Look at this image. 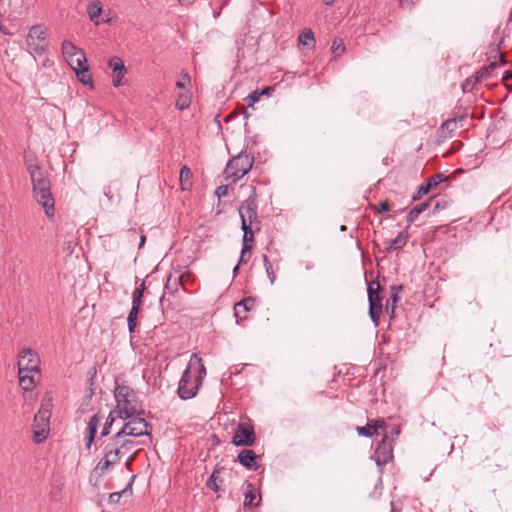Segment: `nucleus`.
I'll return each mask as SVG.
<instances>
[{
	"label": "nucleus",
	"mask_w": 512,
	"mask_h": 512,
	"mask_svg": "<svg viewBox=\"0 0 512 512\" xmlns=\"http://www.w3.org/2000/svg\"><path fill=\"white\" fill-rule=\"evenodd\" d=\"M82 50L80 48H77L73 43L70 41H64L62 43V54L66 59L76 55L77 53L81 52Z\"/></svg>",
	"instance_id": "obj_31"
},
{
	"label": "nucleus",
	"mask_w": 512,
	"mask_h": 512,
	"mask_svg": "<svg viewBox=\"0 0 512 512\" xmlns=\"http://www.w3.org/2000/svg\"><path fill=\"white\" fill-rule=\"evenodd\" d=\"M430 201L431 200H428V201H425V202H422L416 206H414L410 211L409 213L407 214V222H408V225L406 227V229L409 227V225L411 223H413L417 217L422 213L424 212L426 209H428V207L430 206Z\"/></svg>",
	"instance_id": "obj_23"
},
{
	"label": "nucleus",
	"mask_w": 512,
	"mask_h": 512,
	"mask_svg": "<svg viewBox=\"0 0 512 512\" xmlns=\"http://www.w3.org/2000/svg\"><path fill=\"white\" fill-rule=\"evenodd\" d=\"M403 286L402 285H392L390 287L391 293L398 294L402 291Z\"/></svg>",
	"instance_id": "obj_56"
},
{
	"label": "nucleus",
	"mask_w": 512,
	"mask_h": 512,
	"mask_svg": "<svg viewBox=\"0 0 512 512\" xmlns=\"http://www.w3.org/2000/svg\"><path fill=\"white\" fill-rule=\"evenodd\" d=\"M52 398H44L41 407L34 417V434L33 441L35 443L43 442L49 434V424L52 409Z\"/></svg>",
	"instance_id": "obj_5"
},
{
	"label": "nucleus",
	"mask_w": 512,
	"mask_h": 512,
	"mask_svg": "<svg viewBox=\"0 0 512 512\" xmlns=\"http://www.w3.org/2000/svg\"><path fill=\"white\" fill-rule=\"evenodd\" d=\"M384 424H385L384 420H380V419L372 420L370 426L372 427L373 433L376 432L378 428H382Z\"/></svg>",
	"instance_id": "obj_53"
},
{
	"label": "nucleus",
	"mask_w": 512,
	"mask_h": 512,
	"mask_svg": "<svg viewBox=\"0 0 512 512\" xmlns=\"http://www.w3.org/2000/svg\"><path fill=\"white\" fill-rule=\"evenodd\" d=\"M346 51V47L344 45V42L341 38H335L332 46H331V52L335 58L342 56Z\"/></svg>",
	"instance_id": "obj_35"
},
{
	"label": "nucleus",
	"mask_w": 512,
	"mask_h": 512,
	"mask_svg": "<svg viewBox=\"0 0 512 512\" xmlns=\"http://www.w3.org/2000/svg\"><path fill=\"white\" fill-rule=\"evenodd\" d=\"M140 311V308L131 307V310L128 314L127 323H128V331L133 333L137 327V316Z\"/></svg>",
	"instance_id": "obj_34"
},
{
	"label": "nucleus",
	"mask_w": 512,
	"mask_h": 512,
	"mask_svg": "<svg viewBox=\"0 0 512 512\" xmlns=\"http://www.w3.org/2000/svg\"><path fill=\"white\" fill-rule=\"evenodd\" d=\"M109 67L112 69V83L115 87H119L126 73L125 64L119 57L114 56L109 60Z\"/></svg>",
	"instance_id": "obj_14"
},
{
	"label": "nucleus",
	"mask_w": 512,
	"mask_h": 512,
	"mask_svg": "<svg viewBox=\"0 0 512 512\" xmlns=\"http://www.w3.org/2000/svg\"><path fill=\"white\" fill-rule=\"evenodd\" d=\"M192 177L193 175L190 168L184 165L179 175L180 186L183 191L189 190L192 187Z\"/></svg>",
	"instance_id": "obj_21"
},
{
	"label": "nucleus",
	"mask_w": 512,
	"mask_h": 512,
	"mask_svg": "<svg viewBox=\"0 0 512 512\" xmlns=\"http://www.w3.org/2000/svg\"><path fill=\"white\" fill-rule=\"evenodd\" d=\"M465 120V116H460L458 118L447 119L441 124V129H446L449 132H453L458 128V122H462Z\"/></svg>",
	"instance_id": "obj_37"
},
{
	"label": "nucleus",
	"mask_w": 512,
	"mask_h": 512,
	"mask_svg": "<svg viewBox=\"0 0 512 512\" xmlns=\"http://www.w3.org/2000/svg\"><path fill=\"white\" fill-rule=\"evenodd\" d=\"M35 375V373L18 374L19 384L25 392L32 391L36 387L37 380L35 379Z\"/></svg>",
	"instance_id": "obj_19"
},
{
	"label": "nucleus",
	"mask_w": 512,
	"mask_h": 512,
	"mask_svg": "<svg viewBox=\"0 0 512 512\" xmlns=\"http://www.w3.org/2000/svg\"><path fill=\"white\" fill-rule=\"evenodd\" d=\"M388 300H390V302L397 303L399 301V295L391 293V296H390V298Z\"/></svg>",
	"instance_id": "obj_60"
},
{
	"label": "nucleus",
	"mask_w": 512,
	"mask_h": 512,
	"mask_svg": "<svg viewBox=\"0 0 512 512\" xmlns=\"http://www.w3.org/2000/svg\"><path fill=\"white\" fill-rule=\"evenodd\" d=\"M177 1L182 6H188L194 2V0H177Z\"/></svg>",
	"instance_id": "obj_59"
},
{
	"label": "nucleus",
	"mask_w": 512,
	"mask_h": 512,
	"mask_svg": "<svg viewBox=\"0 0 512 512\" xmlns=\"http://www.w3.org/2000/svg\"><path fill=\"white\" fill-rule=\"evenodd\" d=\"M116 407L121 419H128L134 415H141L144 411H137V396L135 391L126 385H117L114 389Z\"/></svg>",
	"instance_id": "obj_3"
},
{
	"label": "nucleus",
	"mask_w": 512,
	"mask_h": 512,
	"mask_svg": "<svg viewBox=\"0 0 512 512\" xmlns=\"http://www.w3.org/2000/svg\"><path fill=\"white\" fill-rule=\"evenodd\" d=\"M68 65L73 69L76 70L84 65L87 64V58L83 51L77 53L76 55L66 59Z\"/></svg>",
	"instance_id": "obj_26"
},
{
	"label": "nucleus",
	"mask_w": 512,
	"mask_h": 512,
	"mask_svg": "<svg viewBox=\"0 0 512 512\" xmlns=\"http://www.w3.org/2000/svg\"><path fill=\"white\" fill-rule=\"evenodd\" d=\"M243 231V240L242 245L253 246L254 243V234L259 230H256L255 227H248L244 224V227H241Z\"/></svg>",
	"instance_id": "obj_27"
},
{
	"label": "nucleus",
	"mask_w": 512,
	"mask_h": 512,
	"mask_svg": "<svg viewBox=\"0 0 512 512\" xmlns=\"http://www.w3.org/2000/svg\"><path fill=\"white\" fill-rule=\"evenodd\" d=\"M190 83V76L188 73H182L181 78L176 81V86L180 89H184L187 84Z\"/></svg>",
	"instance_id": "obj_48"
},
{
	"label": "nucleus",
	"mask_w": 512,
	"mask_h": 512,
	"mask_svg": "<svg viewBox=\"0 0 512 512\" xmlns=\"http://www.w3.org/2000/svg\"><path fill=\"white\" fill-rule=\"evenodd\" d=\"M408 235L406 231H401L393 240L389 242L386 248L388 252L399 250L404 247L407 243Z\"/></svg>",
	"instance_id": "obj_24"
},
{
	"label": "nucleus",
	"mask_w": 512,
	"mask_h": 512,
	"mask_svg": "<svg viewBox=\"0 0 512 512\" xmlns=\"http://www.w3.org/2000/svg\"><path fill=\"white\" fill-rule=\"evenodd\" d=\"M512 79V71L511 70H506L503 74V77H502V80L503 81H508Z\"/></svg>",
	"instance_id": "obj_57"
},
{
	"label": "nucleus",
	"mask_w": 512,
	"mask_h": 512,
	"mask_svg": "<svg viewBox=\"0 0 512 512\" xmlns=\"http://www.w3.org/2000/svg\"><path fill=\"white\" fill-rule=\"evenodd\" d=\"M299 43L304 46L313 45L315 42L314 34L311 29L303 30L298 37Z\"/></svg>",
	"instance_id": "obj_33"
},
{
	"label": "nucleus",
	"mask_w": 512,
	"mask_h": 512,
	"mask_svg": "<svg viewBox=\"0 0 512 512\" xmlns=\"http://www.w3.org/2000/svg\"><path fill=\"white\" fill-rule=\"evenodd\" d=\"M206 376V368L202 362V359L193 354L189 365L184 370L177 388V395L182 400H189L194 398L199 388L203 383V379Z\"/></svg>",
	"instance_id": "obj_1"
},
{
	"label": "nucleus",
	"mask_w": 512,
	"mask_h": 512,
	"mask_svg": "<svg viewBox=\"0 0 512 512\" xmlns=\"http://www.w3.org/2000/svg\"><path fill=\"white\" fill-rule=\"evenodd\" d=\"M382 488H383L382 480L379 479L378 482L375 484L374 490L370 494V497L373 499H377L381 495Z\"/></svg>",
	"instance_id": "obj_50"
},
{
	"label": "nucleus",
	"mask_w": 512,
	"mask_h": 512,
	"mask_svg": "<svg viewBox=\"0 0 512 512\" xmlns=\"http://www.w3.org/2000/svg\"><path fill=\"white\" fill-rule=\"evenodd\" d=\"M260 97L261 96L259 94V90H255V91L251 92L246 97V102H247L248 106L252 107L254 105V103L259 101Z\"/></svg>",
	"instance_id": "obj_44"
},
{
	"label": "nucleus",
	"mask_w": 512,
	"mask_h": 512,
	"mask_svg": "<svg viewBox=\"0 0 512 512\" xmlns=\"http://www.w3.org/2000/svg\"><path fill=\"white\" fill-rule=\"evenodd\" d=\"M76 73V76L78 80L84 84L89 85L90 87H93V79L91 74L89 73V66L88 64L74 70Z\"/></svg>",
	"instance_id": "obj_25"
},
{
	"label": "nucleus",
	"mask_w": 512,
	"mask_h": 512,
	"mask_svg": "<svg viewBox=\"0 0 512 512\" xmlns=\"http://www.w3.org/2000/svg\"><path fill=\"white\" fill-rule=\"evenodd\" d=\"M239 463L249 470H257L259 468V464L257 463L258 456L255 454L253 450L244 449L238 454Z\"/></svg>",
	"instance_id": "obj_16"
},
{
	"label": "nucleus",
	"mask_w": 512,
	"mask_h": 512,
	"mask_svg": "<svg viewBox=\"0 0 512 512\" xmlns=\"http://www.w3.org/2000/svg\"><path fill=\"white\" fill-rule=\"evenodd\" d=\"M89 379H88V383H89V394H88V398L91 399L94 395V388H93V385H94V379L96 377V368L95 367H92L90 370H89Z\"/></svg>",
	"instance_id": "obj_43"
},
{
	"label": "nucleus",
	"mask_w": 512,
	"mask_h": 512,
	"mask_svg": "<svg viewBox=\"0 0 512 512\" xmlns=\"http://www.w3.org/2000/svg\"><path fill=\"white\" fill-rule=\"evenodd\" d=\"M229 186L228 185H221L217 187L215 194L218 198L225 197L228 194Z\"/></svg>",
	"instance_id": "obj_52"
},
{
	"label": "nucleus",
	"mask_w": 512,
	"mask_h": 512,
	"mask_svg": "<svg viewBox=\"0 0 512 512\" xmlns=\"http://www.w3.org/2000/svg\"><path fill=\"white\" fill-rule=\"evenodd\" d=\"M326 5H332L335 0H323Z\"/></svg>",
	"instance_id": "obj_63"
},
{
	"label": "nucleus",
	"mask_w": 512,
	"mask_h": 512,
	"mask_svg": "<svg viewBox=\"0 0 512 512\" xmlns=\"http://www.w3.org/2000/svg\"><path fill=\"white\" fill-rule=\"evenodd\" d=\"M401 5H406L407 7H410L414 4L413 0H400Z\"/></svg>",
	"instance_id": "obj_61"
},
{
	"label": "nucleus",
	"mask_w": 512,
	"mask_h": 512,
	"mask_svg": "<svg viewBox=\"0 0 512 512\" xmlns=\"http://www.w3.org/2000/svg\"><path fill=\"white\" fill-rule=\"evenodd\" d=\"M84 440H85L86 449H90L94 440H90V437H88V436H86Z\"/></svg>",
	"instance_id": "obj_58"
},
{
	"label": "nucleus",
	"mask_w": 512,
	"mask_h": 512,
	"mask_svg": "<svg viewBox=\"0 0 512 512\" xmlns=\"http://www.w3.org/2000/svg\"><path fill=\"white\" fill-rule=\"evenodd\" d=\"M396 307L397 303L390 302V300H387L385 308L390 318H394Z\"/></svg>",
	"instance_id": "obj_51"
},
{
	"label": "nucleus",
	"mask_w": 512,
	"mask_h": 512,
	"mask_svg": "<svg viewBox=\"0 0 512 512\" xmlns=\"http://www.w3.org/2000/svg\"><path fill=\"white\" fill-rule=\"evenodd\" d=\"M263 262H264V266H265V269H266L267 276H268L271 284H273L275 282V280H276V275H275V272L273 270L272 264L270 263L267 255H263Z\"/></svg>",
	"instance_id": "obj_39"
},
{
	"label": "nucleus",
	"mask_w": 512,
	"mask_h": 512,
	"mask_svg": "<svg viewBox=\"0 0 512 512\" xmlns=\"http://www.w3.org/2000/svg\"><path fill=\"white\" fill-rule=\"evenodd\" d=\"M30 52L34 55H42L45 53L48 47V43H42L40 41L27 40Z\"/></svg>",
	"instance_id": "obj_28"
},
{
	"label": "nucleus",
	"mask_w": 512,
	"mask_h": 512,
	"mask_svg": "<svg viewBox=\"0 0 512 512\" xmlns=\"http://www.w3.org/2000/svg\"><path fill=\"white\" fill-rule=\"evenodd\" d=\"M145 239H146L145 236H141V238H140V246H142L144 244Z\"/></svg>",
	"instance_id": "obj_64"
},
{
	"label": "nucleus",
	"mask_w": 512,
	"mask_h": 512,
	"mask_svg": "<svg viewBox=\"0 0 512 512\" xmlns=\"http://www.w3.org/2000/svg\"><path fill=\"white\" fill-rule=\"evenodd\" d=\"M446 179L447 178L444 176L443 173L434 174L426 181V183L420 185L417 193L412 196V200L416 201L420 199L423 195L430 192L431 189L435 188L436 186H438V184L445 181Z\"/></svg>",
	"instance_id": "obj_15"
},
{
	"label": "nucleus",
	"mask_w": 512,
	"mask_h": 512,
	"mask_svg": "<svg viewBox=\"0 0 512 512\" xmlns=\"http://www.w3.org/2000/svg\"><path fill=\"white\" fill-rule=\"evenodd\" d=\"M369 316L374 326L377 327L380 321V315L383 309V296L381 295V285L378 281H371L368 284Z\"/></svg>",
	"instance_id": "obj_8"
},
{
	"label": "nucleus",
	"mask_w": 512,
	"mask_h": 512,
	"mask_svg": "<svg viewBox=\"0 0 512 512\" xmlns=\"http://www.w3.org/2000/svg\"><path fill=\"white\" fill-rule=\"evenodd\" d=\"M252 248L253 246L242 245L241 255L238 262L239 264H245L249 260Z\"/></svg>",
	"instance_id": "obj_42"
},
{
	"label": "nucleus",
	"mask_w": 512,
	"mask_h": 512,
	"mask_svg": "<svg viewBox=\"0 0 512 512\" xmlns=\"http://www.w3.org/2000/svg\"><path fill=\"white\" fill-rule=\"evenodd\" d=\"M357 432L359 435L364 437H371L373 435L372 427L370 426V424H368L367 426H358Z\"/></svg>",
	"instance_id": "obj_47"
},
{
	"label": "nucleus",
	"mask_w": 512,
	"mask_h": 512,
	"mask_svg": "<svg viewBox=\"0 0 512 512\" xmlns=\"http://www.w3.org/2000/svg\"><path fill=\"white\" fill-rule=\"evenodd\" d=\"M46 36H47L46 29L42 25H34L29 30L27 40H32V41L36 40V41H40L42 43H47Z\"/></svg>",
	"instance_id": "obj_20"
},
{
	"label": "nucleus",
	"mask_w": 512,
	"mask_h": 512,
	"mask_svg": "<svg viewBox=\"0 0 512 512\" xmlns=\"http://www.w3.org/2000/svg\"><path fill=\"white\" fill-rule=\"evenodd\" d=\"M240 265H241V264H239V263H238V264L234 267V269H233V275H234V276H236V275L238 274V271H239Z\"/></svg>",
	"instance_id": "obj_62"
},
{
	"label": "nucleus",
	"mask_w": 512,
	"mask_h": 512,
	"mask_svg": "<svg viewBox=\"0 0 512 512\" xmlns=\"http://www.w3.org/2000/svg\"><path fill=\"white\" fill-rule=\"evenodd\" d=\"M102 7L100 2L96 3H90L87 8V13L89 15V18L91 21H94L96 25L99 24V21L97 20L98 17L101 15Z\"/></svg>",
	"instance_id": "obj_29"
},
{
	"label": "nucleus",
	"mask_w": 512,
	"mask_h": 512,
	"mask_svg": "<svg viewBox=\"0 0 512 512\" xmlns=\"http://www.w3.org/2000/svg\"><path fill=\"white\" fill-rule=\"evenodd\" d=\"M390 433L391 436L385 434L382 440L377 443L375 448L373 458L379 467H383L393 459V441L398 437L400 429L398 427H393Z\"/></svg>",
	"instance_id": "obj_6"
},
{
	"label": "nucleus",
	"mask_w": 512,
	"mask_h": 512,
	"mask_svg": "<svg viewBox=\"0 0 512 512\" xmlns=\"http://www.w3.org/2000/svg\"><path fill=\"white\" fill-rule=\"evenodd\" d=\"M479 81L475 80V75L467 78L465 82L463 83V90L464 91H471L476 83Z\"/></svg>",
	"instance_id": "obj_49"
},
{
	"label": "nucleus",
	"mask_w": 512,
	"mask_h": 512,
	"mask_svg": "<svg viewBox=\"0 0 512 512\" xmlns=\"http://www.w3.org/2000/svg\"><path fill=\"white\" fill-rule=\"evenodd\" d=\"M273 90H274V87L267 86V87L263 88L261 91H259V94H260V96H263V95L269 96V95H271Z\"/></svg>",
	"instance_id": "obj_55"
},
{
	"label": "nucleus",
	"mask_w": 512,
	"mask_h": 512,
	"mask_svg": "<svg viewBox=\"0 0 512 512\" xmlns=\"http://www.w3.org/2000/svg\"><path fill=\"white\" fill-rule=\"evenodd\" d=\"M247 484V490L245 492V500H244V508H251L253 506H257L258 503H254V500L256 499V495L253 492V485L249 482H246Z\"/></svg>",
	"instance_id": "obj_32"
},
{
	"label": "nucleus",
	"mask_w": 512,
	"mask_h": 512,
	"mask_svg": "<svg viewBox=\"0 0 512 512\" xmlns=\"http://www.w3.org/2000/svg\"><path fill=\"white\" fill-rule=\"evenodd\" d=\"M122 436H129L128 433H122V429L120 431H118L113 437H111V441L114 442V444H118V439L121 438Z\"/></svg>",
	"instance_id": "obj_54"
},
{
	"label": "nucleus",
	"mask_w": 512,
	"mask_h": 512,
	"mask_svg": "<svg viewBox=\"0 0 512 512\" xmlns=\"http://www.w3.org/2000/svg\"><path fill=\"white\" fill-rule=\"evenodd\" d=\"M371 208L375 213H383L390 210V205L388 201H381L379 203V207H376L375 205H371Z\"/></svg>",
	"instance_id": "obj_45"
},
{
	"label": "nucleus",
	"mask_w": 512,
	"mask_h": 512,
	"mask_svg": "<svg viewBox=\"0 0 512 512\" xmlns=\"http://www.w3.org/2000/svg\"><path fill=\"white\" fill-rule=\"evenodd\" d=\"M254 305L255 299L252 297H247L237 302L234 305V315L237 319V322L246 319L247 312H249L254 307Z\"/></svg>",
	"instance_id": "obj_17"
},
{
	"label": "nucleus",
	"mask_w": 512,
	"mask_h": 512,
	"mask_svg": "<svg viewBox=\"0 0 512 512\" xmlns=\"http://www.w3.org/2000/svg\"><path fill=\"white\" fill-rule=\"evenodd\" d=\"M120 459V449L106 445L104 448V455L93 468L92 475H96L97 477L104 476L110 469L120 462Z\"/></svg>",
	"instance_id": "obj_9"
},
{
	"label": "nucleus",
	"mask_w": 512,
	"mask_h": 512,
	"mask_svg": "<svg viewBox=\"0 0 512 512\" xmlns=\"http://www.w3.org/2000/svg\"><path fill=\"white\" fill-rule=\"evenodd\" d=\"M103 418H104V416L100 412L94 414L90 418L88 425H87V432H88L87 436L90 437V440H95L98 426Z\"/></svg>",
	"instance_id": "obj_22"
},
{
	"label": "nucleus",
	"mask_w": 512,
	"mask_h": 512,
	"mask_svg": "<svg viewBox=\"0 0 512 512\" xmlns=\"http://www.w3.org/2000/svg\"><path fill=\"white\" fill-rule=\"evenodd\" d=\"M255 432L252 425L241 422L238 424L234 436L232 438V444L235 446H252L255 443Z\"/></svg>",
	"instance_id": "obj_11"
},
{
	"label": "nucleus",
	"mask_w": 512,
	"mask_h": 512,
	"mask_svg": "<svg viewBox=\"0 0 512 512\" xmlns=\"http://www.w3.org/2000/svg\"><path fill=\"white\" fill-rule=\"evenodd\" d=\"M129 419L122 427V433L133 437L150 435L151 425L144 418L134 415Z\"/></svg>",
	"instance_id": "obj_12"
},
{
	"label": "nucleus",
	"mask_w": 512,
	"mask_h": 512,
	"mask_svg": "<svg viewBox=\"0 0 512 512\" xmlns=\"http://www.w3.org/2000/svg\"><path fill=\"white\" fill-rule=\"evenodd\" d=\"M27 170L32 181L35 200L44 208L46 216L52 218L55 208L54 198L51 193V184L48 177L37 163H27Z\"/></svg>",
	"instance_id": "obj_2"
},
{
	"label": "nucleus",
	"mask_w": 512,
	"mask_h": 512,
	"mask_svg": "<svg viewBox=\"0 0 512 512\" xmlns=\"http://www.w3.org/2000/svg\"><path fill=\"white\" fill-rule=\"evenodd\" d=\"M145 290V282L143 281L132 294V307L140 308L142 304V298Z\"/></svg>",
	"instance_id": "obj_30"
},
{
	"label": "nucleus",
	"mask_w": 512,
	"mask_h": 512,
	"mask_svg": "<svg viewBox=\"0 0 512 512\" xmlns=\"http://www.w3.org/2000/svg\"><path fill=\"white\" fill-rule=\"evenodd\" d=\"M500 55H502L500 53V44L498 45H491L489 47V51L487 52V60L488 61H494V60H497V57L500 58Z\"/></svg>",
	"instance_id": "obj_41"
},
{
	"label": "nucleus",
	"mask_w": 512,
	"mask_h": 512,
	"mask_svg": "<svg viewBox=\"0 0 512 512\" xmlns=\"http://www.w3.org/2000/svg\"><path fill=\"white\" fill-rule=\"evenodd\" d=\"M114 421H115V417L113 416V412H110V414L106 418V421H105V423L103 425V428L101 430V433H100L101 437H105V436L109 435L110 428L113 425Z\"/></svg>",
	"instance_id": "obj_40"
},
{
	"label": "nucleus",
	"mask_w": 512,
	"mask_h": 512,
	"mask_svg": "<svg viewBox=\"0 0 512 512\" xmlns=\"http://www.w3.org/2000/svg\"><path fill=\"white\" fill-rule=\"evenodd\" d=\"M18 358V374L35 373L40 376V359L32 349H22Z\"/></svg>",
	"instance_id": "obj_10"
},
{
	"label": "nucleus",
	"mask_w": 512,
	"mask_h": 512,
	"mask_svg": "<svg viewBox=\"0 0 512 512\" xmlns=\"http://www.w3.org/2000/svg\"><path fill=\"white\" fill-rule=\"evenodd\" d=\"M223 471H225L224 467L217 466L206 483V486L214 492H218L220 490V485L223 483V479L220 477V474Z\"/></svg>",
	"instance_id": "obj_18"
},
{
	"label": "nucleus",
	"mask_w": 512,
	"mask_h": 512,
	"mask_svg": "<svg viewBox=\"0 0 512 512\" xmlns=\"http://www.w3.org/2000/svg\"><path fill=\"white\" fill-rule=\"evenodd\" d=\"M180 279L181 276H174L172 274H169L165 284V288L169 290L171 293L177 292L180 285Z\"/></svg>",
	"instance_id": "obj_36"
},
{
	"label": "nucleus",
	"mask_w": 512,
	"mask_h": 512,
	"mask_svg": "<svg viewBox=\"0 0 512 512\" xmlns=\"http://www.w3.org/2000/svg\"><path fill=\"white\" fill-rule=\"evenodd\" d=\"M257 198L255 194V190L253 193L239 206V215L241 218V227H244V224L248 227H255L256 230H260V220L258 219L257 214Z\"/></svg>",
	"instance_id": "obj_7"
},
{
	"label": "nucleus",
	"mask_w": 512,
	"mask_h": 512,
	"mask_svg": "<svg viewBox=\"0 0 512 512\" xmlns=\"http://www.w3.org/2000/svg\"><path fill=\"white\" fill-rule=\"evenodd\" d=\"M189 99L186 95H179L178 97V100H177V103H176V106L180 109V110H184L186 109L188 106H189Z\"/></svg>",
	"instance_id": "obj_46"
},
{
	"label": "nucleus",
	"mask_w": 512,
	"mask_h": 512,
	"mask_svg": "<svg viewBox=\"0 0 512 512\" xmlns=\"http://www.w3.org/2000/svg\"><path fill=\"white\" fill-rule=\"evenodd\" d=\"M253 163V157L246 152H240L227 163L223 173L225 180L236 183L252 169Z\"/></svg>",
	"instance_id": "obj_4"
},
{
	"label": "nucleus",
	"mask_w": 512,
	"mask_h": 512,
	"mask_svg": "<svg viewBox=\"0 0 512 512\" xmlns=\"http://www.w3.org/2000/svg\"><path fill=\"white\" fill-rule=\"evenodd\" d=\"M131 486H132V481L126 486L125 489H123L122 491L120 492H114V493H111L109 495V502L111 504H117L119 503L121 497L123 495H125L126 493L130 492L131 493Z\"/></svg>",
	"instance_id": "obj_38"
},
{
	"label": "nucleus",
	"mask_w": 512,
	"mask_h": 512,
	"mask_svg": "<svg viewBox=\"0 0 512 512\" xmlns=\"http://www.w3.org/2000/svg\"><path fill=\"white\" fill-rule=\"evenodd\" d=\"M507 63L505 56L500 55V62L497 60L491 61L489 65L481 67L475 74L476 81L488 80L496 76L495 70Z\"/></svg>",
	"instance_id": "obj_13"
}]
</instances>
